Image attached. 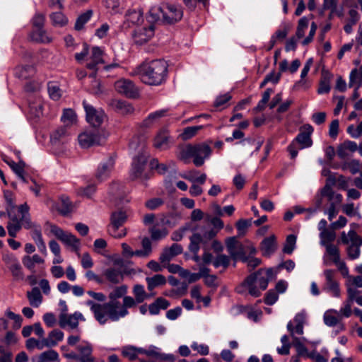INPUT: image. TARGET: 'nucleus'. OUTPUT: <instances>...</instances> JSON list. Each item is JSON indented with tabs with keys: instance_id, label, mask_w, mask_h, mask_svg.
Segmentation results:
<instances>
[{
	"instance_id": "obj_7",
	"label": "nucleus",
	"mask_w": 362,
	"mask_h": 362,
	"mask_svg": "<svg viewBox=\"0 0 362 362\" xmlns=\"http://www.w3.org/2000/svg\"><path fill=\"white\" fill-rule=\"evenodd\" d=\"M127 219L126 211L122 210L113 211L110 215V223L107 226L108 233L115 238L124 237L127 234V230L123 228V225Z\"/></svg>"
},
{
	"instance_id": "obj_34",
	"label": "nucleus",
	"mask_w": 362,
	"mask_h": 362,
	"mask_svg": "<svg viewBox=\"0 0 362 362\" xmlns=\"http://www.w3.org/2000/svg\"><path fill=\"white\" fill-rule=\"evenodd\" d=\"M147 288L148 291H153L155 288L163 286L166 284V279L162 274H156L151 277H146Z\"/></svg>"
},
{
	"instance_id": "obj_3",
	"label": "nucleus",
	"mask_w": 362,
	"mask_h": 362,
	"mask_svg": "<svg viewBox=\"0 0 362 362\" xmlns=\"http://www.w3.org/2000/svg\"><path fill=\"white\" fill-rule=\"evenodd\" d=\"M273 274L272 268L267 269H259L256 272L249 275L236 288V291L238 293L243 294L247 291L250 296L255 298L259 297L262 291L267 288L269 281L272 279Z\"/></svg>"
},
{
	"instance_id": "obj_44",
	"label": "nucleus",
	"mask_w": 362,
	"mask_h": 362,
	"mask_svg": "<svg viewBox=\"0 0 362 362\" xmlns=\"http://www.w3.org/2000/svg\"><path fill=\"white\" fill-rule=\"evenodd\" d=\"M38 360L40 362H53L59 361L58 353L53 349L41 353L38 357Z\"/></svg>"
},
{
	"instance_id": "obj_23",
	"label": "nucleus",
	"mask_w": 362,
	"mask_h": 362,
	"mask_svg": "<svg viewBox=\"0 0 362 362\" xmlns=\"http://www.w3.org/2000/svg\"><path fill=\"white\" fill-rule=\"evenodd\" d=\"M247 252L249 255H253L256 253V249L252 245H245L239 243L233 250L234 255H230V256L235 261L240 259L243 262H246L247 261Z\"/></svg>"
},
{
	"instance_id": "obj_61",
	"label": "nucleus",
	"mask_w": 362,
	"mask_h": 362,
	"mask_svg": "<svg viewBox=\"0 0 362 362\" xmlns=\"http://www.w3.org/2000/svg\"><path fill=\"white\" fill-rule=\"evenodd\" d=\"M4 197L6 202V210L16 209V206L14 194L10 190H6L4 192Z\"/></svg>"
},
{
	"instance_id": "obj_9",
	"label": "nucleus",
	"mask_w": 362,
	"mask_h": 362,
	"mask_svg": "<svg viewBox=\"0 0 362 362\" xmlns=\"http://www.w3.org/2000/svg\"><path fill=\"white\" fill-rule=\"evenodd\" d=\"M147 160L148 155L144 153H139L134 158L129 174L132 180H139L145 182L149 179L151 173L146 170Z\"/></svg>"
},
{
	"instance_id": "obj_1",
	"label": "nucleus",
	"mask_w": 362,
	"mask_h": 362,
	"mask_svg": "<svg viewBox=\"0 0 362 362\" xmlns=\"http://www.w3.org/2000/svg\"><path fill=\"white\" fill-rule=\"evenodd\" d=\"M127 291L128 287L126 285L117 286L109 293V302L99 304L89 300L86 304L90 307L94 317L100 325H105L108 320L117 322L120 318L128 315V314L122 313L124 303L122 301V304H121L117 300L120 298L127 296Z\"/></svg>"
},
{
	"instance_id": "obj_19",
	"label": "nucleus",
	"mask_w": 362,
	"mask_h": 362,
	"mask_svg": "<svg viewBox=\"0 0 362 362\" xmlns=\"http://www.w3.org/2000/svg\"><path fill=\"white\" fill-rule=\"evenodd\" d=\"M79 144L83 148H88L94 145L100 144L104 138L102 137L95 130L84 132L78 135Z\"/></svg>"
},
{
	"instance_id": "obj_13",
	"label": "nucleus",
	"mask_w": 362,
	"mask_h": 362,
	"mask_svg": "<svg viewBox=\"0 0 362 362\" xmlns=\"http://www.w3.org/2000/svg\"><path fill=\"white\" fill-rule=\"evenodd\" d=\"M83 106L86 111L87 122L95 127H100L106 117L104 111L102 109H95L85 100L83 101Z\"/></svg>"
},
{
	"instance_id": "obj_60",
	"label": "nucleus",
	"mask_w": 362,
	"mask_h": 362,
	"mask_svg": "<svg viewBox=\"0 0 362 362\" xmlns=\"http://www.w3.org/2000/svg\"><path fill=\"white\" fill-rule=\"evenodd\" d=\"M292 345L296 348L298 356H305L307 354L308 349L303 344L300 339L293 337Z\"/></svg>"
},
{
	"instance_id": "obj_29",
	"label": "nucleus",
	"mask_w": 362,
	"mask_h": 362,
	"mask_svg": "<svg viewBox=\"0 0 362 362\" xmlns=\"http://www.w3.org/2000/svg\"><path fill=\"white\" fill-rule=\"evenodd\" d=\"M76 349L79 352L80 362H95V358L92 355L93 348L90 344L86 342L84 344L78 345Z\"/></svg>"
},
{
	"instance_id": "obj_39",
	"label": "nucleus",
	"mask_w": 362,
	"mask_h": 362,
	"mask_svg": "<svg viewBox=\"0 0 362 362\" xmlns=\"http://www.w3.org/2000/svg\"><path fill=\"white\" fill-rule=\"evenodd\" d=\"M58 211L63 216L69 214L71 211L73 206L68 197L62 195L59 198Z\"/></svg>"
},
{
	"instance_id": "obj_46",
	"label": "nucleus",
	"mask_w": 362,
	"mask_h": 362,
	"mask_svg": "<svg viewBox=\"0 0 362 362\" xmlns=\"http://www.w3.org/2000/svg\"><path fill=\"white\" fill-rule=\"evenodd\" d=\"M61 241L65 245L71 247L74 251L78 250L79 239L71 233H66Z\"/></svg>"
},
{
	"instance_id": "obj_37",
	"label": "nucleus",
	"mask_w": 362,
	"mask_h": 362,
	"mask_svg": "<svg viewBox=\"0 0 362 362\" xmlns=\"http://www.w3.org/2000/svg\"><path fill=\"white\" fill-rule=\"evenodd\" d=\"M22 262L27 269L34 273L35 264L44 263V259L38 255H34L32 257L26 255L23 257Z\"/></svg>"
},
{
	"instance_id": "obj_30",
	"label": "nucleus",
	"mask_w": 362,
	"mask_h": 362,
	"mask_svg": "<svg viewBox=\"0 0 362 362\" xmlns=\"http://www.w3.org/2000/svg\"><path fill=\"white\" fill-rule=\"evenodd\" d=\"M276 237L272 235L264 238L261 243V250L264 256L269 257L276 250Z\"/></svg>"
},
{
	"instance_id": "obj_41",
	"label": "nucleus",
	"mask_w": 362,
	"mask_h": 362,
	"mask_svg": "<svg viewBox=\"0 0 362 362\" xmlns=\"http://www.w3.org/2000/svg\"><path fill=\"white\" fill-rule=\"evenodd\" d=\"M126 21L132 24H139L143 21V13L141 10H129L126 16Z\"/></svg>"
},
{
	"instance_id": "obj_50",
	"label": "nucleus",
	"mask_w": 362,
	"mask_h": 362,
	"mask_svg": "<svg viewBox=\"0 0 362 362\" xmlns=\"http://www.w3.org/2000/svg\"><path fill=\"white\" fill-rule=\"evenodd\" d=\"M273 93L272 88H267L262 94V99L259 101L257 106L255 107V110L257 112L262 111L265 109L266 104L269 102L270 95Z\"/></svg>"
},
{
	"instance_id": "obj_21",
	"label": "nucleus",
	"mask_w": 362,
	"mask_h": 362,
	"mask_svg": "<svg viewBox=\"0 0 362 362\" xmlns=\"http://www.w3.org/2000/svg\"><path fill=\"white\" fill-rule=\"evenodd\" d=\"M79 320L85 321L84 317L79 312H75L71 315L63 313L59 315V325L63 329L68 327L69 329H74L78 327Z\"/></svg>"
},
{
	"instance_id": "obj_27",
	"label": "nucleus",
	"mask_w": 362,
	"mask_h": 362,
	"mask_svg": "<svg viewBox=\"0 0 362 362\" xmlns=\"http://www.w3.org/2000/svg\"><path fill=\"white\" fill-rule=\"evenodd\" d=\"M103 275L107 281L112 284H119L124 279L122 270L117 267H109L105 269L103 272Z\"/></svg>"
},
{
	"instance_id": "obj_54",
	"label": "nucleus",
	"mask_w": 362,
	"mask_h": 362,
	"mask_svg": "<svg viewBox=\"0 0 362 362\" xmlns=\"http://www.w3.org/2000/svg\"><path fill=\"white\" fill-rule=\"evenodd\" d=\"M308 19L306 17H302L299 21L296 30V37L298 39L302 38L305 35L306 29L308 27Z\"/></svg>"
},
{
	"instance_id": "obj_59",
	"label": "nucleus",
	"mask_w": 362,
	"mask_h": 362,
	"mask_svg": "<svg viewBox=\"0 0 362 362\" xmlns=\"http://www.w3.org/2000/svg\"><path fill=\"white\" fill-rule=\"evenodd\" d=\"M202 129V126H194V127H189L184 129V132L181 134V136L182 139L184 140H188L193 137L199 130Z\"/></svg>"
},
{
	"instance_id": "obj_47",
	"label": "nucleus",
	"mask_w": 362,
	"mask_h": 362,
	"mask_svg": "<svg viewBox=\"0 0 362 362\" xmlns=\"http://www.w3.org/2000/svg\"><path fill=\"white\" fill-rule=\"evenodd\" d=\"M45 344H47L45 338H43L42 340H37L35 338H29L26 341L25 346L28 350H33L35 348H37L39 350H42L45 347H47Z\"/></svg>"
},
{
	"instance_id": "obj_20",
	"label": "nucleus",
	"mask_w": 362,
	"mask_h": 362,
	"mask_svg": "<svg viewBox=\"0 0 362 362\" xmlns=\"http://www.w3.org/2000/svg\"><path fill=\"white\" fill-rule=\"evenodd\" d=\"M3 260L16 280H22L24 277L22 267L18 259L11 254L4 256Z\"/></svg>"
},
{
	"instance_id": "obj_8",
	"label": "nucleus",
	"mask_w": 362,
	"mask_h": 362,
	"mask_svg": "<svg viewBox=\"0 0 362 362\" xmlns=\"http://www.w3.org/2000/svg\"><path fill=\"white\" fill-rule=\"evenodd\" d=\"M323 264L329 266L331 263L336 265L342 276H347L349 274V268L345 262L341 259L340 250L337 245H327L322 257Z\"/></svg>"
},
{
	"instance_id": "obj_17",
	"label": "nucleus",
	"mask_w": 362,
	"mask_h": 362,
	"mask_svg": "<svg viewBox=\"0 0 362 362\" xmlns=\"http://www.w3.org/2000/svg\"><path fill=\"white\" fill-rule=\"evenodd\" d=\"M350 238L351 245L346 248L348 257L350 259H356L361 255V246L362 245V238L354 230L348 232Z\"/></svg>"
},
{
	"instance_id": "obj_6",
	"label": "nucleus",
	"mask_w": 362,
	"mask_h": 362,
	"mask_svg": "<svg viewBox=\"0 0 362 362\" xmlns=\"http://www.w3.org/2000/svg\"><path fill=\"white\" fill-rule=\"evenodd\" d=\"M218 233V230L214 228L206 229L202 233H194L189 238V250L197 252L200 250V245L204 250H209L210 243Z\"/></svg>"
},
{
	"instance_id": "obj_2",
	"label": "nucleus",
	"mask_w": 362,
	"mask_h": 362,
	"mask_svg": "<svg viewBox=\"0 0 362 362\" xmlns=\"http://www.w3.org/2000/svg\"><path fill=\"white\" fill-rule=\"evenodd\" d=\"M168 67V64L164 59L144 62L136 68V74L143 83L159 86L167 79Z\"/></svg>"
},
{
	"instance_id": "obj_4",
	"label": "nucleus",
	"mask_w": 362,
	"mask_h": 362,
	"mask_svg": "<svg viewBox=\"0 0 362 362\" xmlns=\"http://www.w3.org/2000/svg\"><path fill=\"white\" fill-rule=\"evenodd\" d=\"M211 153V148L206 143L188 144L180 149L179 158L185 163H187L190 158H193L194 164L199 167L204 163L205 158H208Z\"/></svg>"
},
{
	"instance_id": "obj_38",
	"label": "nucleus",
	"mask_w": 362,
	"mask_h": 362,
	"mask_svg": "<svg viewBox=\"0 0 362 362\" xmlns=\"http://www.w3.org/2000/svg\"><path fill=\"white\" fill-rule=\"evenodd\" d=\"M320 238L321 245L324 246L326 249L327 245H334L332 243L336 238V233L334 231V229L324 230L323 232H320Z\"/></svg>"
},
{
	"instance_id": "obj_12",
	"label": "nucleus",
	"mask_w": 362,
	"mask_h": 362,
	"mask_svg": "<svg viewBox=\"0 0 362 362\" xmlns=\"http://www.w3.org/2000/svg\"><path fill=\"white\" fill-rule=\"evenodd\" d=\"M323 275L325 279L322 286L323 291L330 293L334 297L339 298L341 291L337 279V272L334 269H327L324 270Z\"/></svg>"
},
{
	"instance_id": "obj_63",
	"label": "nucleus",
	"mask_w": 362,
	"mask_h": 362,
	"mask_svg": "<svg viewBox=\"0 0 362 362\" xmlns=\"http://www.w3.org/2000/svg\"><path fill=\"white\" fill-rule=\"evenodd\" d=\"M251 226V220L240 219L236 223V228L238 234L243 235L245 233L247 229Z\"/></svg>"
},
{
	"instance_id": "obj_56",
	"label": "nucleus",
	"mask_w": 362,
	"mask_h": 362,
	"mask_svg": "<svg viewBox=\"0 0 362 362\" xmlns=\"http://www.w3.org/2000/svg\"><path fill=\"white\" fill-rule=\"evenodd\" d=\"M33 40L42 43H48L52 41V38L49 37L42 28L37 29L33 33Z\"/></svg>"
},
{
	"instance_id": "obj_62",
	"label": "nucleus",
	"mask_w": 362,
	"mask_h": 362,
	"mask_svg": "<svg viewBox=\"0 0 362 362\" xmlns=\"http://www.w3.org/2000/svg\"><path fill=\"white\" fill-rule=\"evenodd\" d=\"M150 233L151 238L155 240L162 239L168 235V230L165 228H158L153 227L150 230Z\"/></svg>"
},
{
	"instance_id": "obj_33",
	"label": "nucleus",
	"mask_w": 362,
	"mask_h": 362,
	"mask_svg": "<svg viewBox=\"0 0 362 362\" xmlns=\"http://www.w3.org/2000/svg\"><path fill=\"white\" fill-rule=\"evenodd\" d=\"M4 161L23 182H27V180L24 176V168L25 167V162L20 160L18 163H16L11 159H6L4 160Z\"/></svg>"
},
{
	"instance_id": "obj_26",
	"label": "nucleus",
	"mask_w": 362,
	"mask_h": 362,
	"mask_svg": "<svg viewBox=\"0 0 362 362\" xmlns=\"http://www.w3.org/2000/svg\"><path fill=\"white\" fill-rule=\"evenodd\" d=\"M183 251L181 245L173 243L170 247H166L163 250L160 254L159 260L160 263L165 264L170 261L174 257L181 254Z\"/></svg>"
},
{
	"instance_id": "obj_28",
	"label": "nucleus",
	"mask_w": 362,
	"mask_h": 362,
	"mask_svg": "<svg viewBox=\"0 0 362 362\" xmlns=\"http://www.w3.org/2000/svg\"><path fill=\"white\" fill-rule=\"evenodd\" d=\"M320 195L326 197L329 204H340L342 202V195L336 193L329 184H326L320 191Z\"/></svg>"
},
{
	"instance_id": "obj_5",
	"label": "nucleus",
	"mask_w": 362,
	"mask_h": 362,
	"mask_svg": "<svg viewBox=\"0 0 362 362\" xmlns=\"http://www.w3.org/2000/svg\"><path fill=\"white\" fill-rule=\"evenodd\" d=\"M313 131V127L308 124L303 125L300 128L299 134L287 148L292 159H294L297 156L299 149H303L312 146L313 141L311 139V134Z\"/></svg>"
},
{
	"instance_id": "obj_43",
	"label": "nucleus",
	"mask_w": 362,
	"mask_h": 362,
	"mask_svg": "<svg viewBox=\"0 0 362 362\" xmlns=\"http://www.w3.org/2000/svg\"><path fill=\"white\" fill-rule=\"evenodd\" d=\"M166 115V110H160L151 113L147 118L142 122V126L145 127H151L153 122Z\"/></svg>"
},
{
	"instance_id": "obj_45",
	"label": "nucleus",
	"mask_w": 362,
	"mask_h": 362,
	"mask_svg": "<svg viewBox=\"0 0 362 362\" xmlns=\"http://www.w3.org/2000/svg\"><path fill=\"white\" fill-rule=\"evenodd\" d=\"M61 120L66 126L71 125L76 122V115L71 109H64Z\"/></svg>"
},
{
	"instance_id": "obj_31",
	"label": "nucleus",
	"mask_w": 362,
	"mask_h": 362,
	"mask_svg": "<svg viewBox=\"0 0 362 362\" xmlns=\"http://www.w3.org/2000/svg\"><path fill=\"white\" fill-rule=\"evenodd\" d=\"M356 293V291L351 289V287L347 288V299L344 303V307L339 310L340 314L345 317H349L351 315V305L354 301Z\"/></svg>"
},
{
	"instance_id": "obj_58",
	"label": "nucleus",
	"mask_w": 362,
	"mask_h": 362,
	"mask_svg": "<svg viewBox=\"0 0 362 362\" xmlns=\"http://www.w3.org/2000/svg\"><path fill=\"white\" fill-rule=\"evenodd\" d=\"M50 18L54 25L63 26L67 23V18L62 12L52 13Z\"/></svg>"
},
{
	"instance_id": "obj_32",
	"label": "nucleus",
	"mask_w": 362,
	"mask_h": 362,
	"mask_svg": "<svg viewBox=\"0 0 362 362\" xmlns=\"http://www.w3.org/2000/svg\"><path fill=\"white\" fill-rule=\"evenodd\" d=\"M170 305V302L162 297L157 298L155 301L148 306L151 315H158L160 310H165Z\"/></svg>"
},
{
	"instance_id": "obj_14",
	"label": "nucleus",
	"mask_w": 362,
	"mask_h": 362,
	"mask_svg": "<svg viewBox=\"0 0 362 362\" xmlns=\"http://www.w3.org/2000/svg\"><path fill=\"white\" fill-rule=\"evenodd\" d=\"M140 353L141 355H145L150 360L158 362H173L175 360L174 355L161 353L159 348L152 345L147 349L141 348Z\"/></svg>"
},
{
	"instance_id": "obj_51",
	"label": "nucleus",
	"mask_w": 362,
	"mask_h": 362,
	"mask_svg": "<svg viewBox=\"0 0 362 362\" xmlns=\"http://www.w3.org/2000/svg\"><path fill=\"white\" fill-rule=\"evenodd\" d=\"M362 81V65L359 69H354L349 75V86L351 88L356 83H361Z\"/></svg>"
},
{
	"instance_id": "obj_42",
	"label": "nucleus",
	"mask_w": 362,
	"mask_h": 362,
	"mask_svg": "<svg viewBox=\"0 0 362 362\" xmlns=\"http://www.w3.org/2000/svg\"><path fill=\"white\" fill-rule=\"evenodd\" d=\"M166 115V110H160L151 113L147 118L142 122V126L145 127H151L153 122Z\"/></svg>"
},
{
	"instance_id": "obj_57",
	"label": "nucleus",
	"mask_w": 362,
	"mask_h": 362,
	"mask_svg": "<svg viewBox=\"0 0 362 362\" xmlns=\"http://www.w3.org/2000/svg\"><path fill=\"white\" fill-rule=\"evenodd\" d=\"M296 243V236L291 234L287 236L286 240V244L284 247L283 251L286 254H291L295 248Z\"/></svg>"
},
{
	"instance_id": "obj_64",
	"label": "nucleus",
	"mask_w": 362,
	"mask_h": 362,
	"mask_svg": "<svg viewBox=\"0 0 362 362\" xmlns=\"http://www.w3.org/2000/svg\"><path fill=\"white\" fill-rule=\"evenodd\" d=\"M95 75L96 72H94L89 76V77L93 78L89 89L93 94L98 95L102 93V90L100 87V82L95 79Z\"/></svg>"
},
{
	"instance_id": "obj_18",
	"label": "nucleus",
	"mask_w": 362,
	"mask_h": 362,
	"mask_svg": "<svg viewBox=\"0 0 362 362\" xmlns=\"http://www.w3.org/2000/svg\"><path fill=\"white\" fill-rule=\"evenodd\" d=\"M174 144V140L170 136V133L167 129H160L156 134L153 146L159 150H166L169 148Z\"/></svg>"
},
{
	"instance_id": "obj_35",
	"label": "nucleus",
	"mask_w": 362,
	"mask_h": 362,
	"mask_svg": "<svg viewBox=\"0 0 362 362\" xmlns=\"http://www.w3.org/2000/svg\"><path fill=\"white\" fill-rule=\"evenodd\" d=\"M64 339V333L59 329H53L51 331L48 337L45 338L47 347L55 346L58 342L62 341Z\"/></svg>"
},
{
	"instance_id": "obj_48",
	"label": "nucleus",
	"mask_w": 362,
	"mask_h": 362,
	"mask_svg": "<svg viewBox=\"0 0 362 362\" xmlns=\"http://www.w3.org/2000/svg\"><path fill=\"white\" fill-rule=\"evenodd\" d=\"M92 14V10H88L85 13L81 14L76 19L75 29L77 30L83 29L84 25L90 19Z\"/></svg>"
},
{
	"instance_id": "obj_40",
	"label": "nucleus",
	"mask_w": 362,
	"mask_h": 362,
	"mask_svg": "<svg viewBox=\"0 0 362 362\" xmlns=\"http://www.w3.org/2000/svg\"><path fill=\"white\" fill-rule=\"evenodd\" d=\"M142 249L135 250V256L147 257L152 252L151 242L148 238H143L141 241Z\"/></svg>"
},
{
	"instance_id": "obj_15",
	"label": "nucleus",
	"mask_w": 362,
	"mask_h": 362,
	"mask_svg": "<svg viewBox=\"0 0 362 362\" xmlns=\"http://www.w3.org/2000/svg\"><path fill=\"white\" fill-rule=\"evenodd\" d=\"M154 35V25L149 24L146 26L137 27L132 37L135 44L141 45L148 42Z\"/></svg>"
},
{
	"instance_id": "obj_36",
	"label": "nucleus",
	"mask_w": 362,
	"mask_h": 362,
	"mask_svg": "<svg viewBox=\"0 0 362 362\" xmlns=\"http://www.w3.org/2000/svg\"><path fill=\"white\" fill-rule=\"evenodd\" d=\"M27 297L30 304L35 308L39 307L42 302V296L37 287H34L30 291H28Z\"/></svg>"
},
{
	"instance_id": "obj_52",
	"label": "nucleus",
	"mask_w": 362,
	"mask_h": 362,
	"mask_svg": "<svg viewBox=\"0 0 362 362\" xmlns=\"http://www.w3.org/2000/svg\"><path fill=\"white\" fill-rule=\"evenodd\" d=\"M161 9L162 8L160 6L159 7H152L149 10L148 16L147 17L149 24L153 25V23L160 20L161 16L163 17V12H161Z\"/></svg>"
},
{
	"instance_id": "obj_55",
	"label": "nucleus",
	"mask_w": 362,
	"mask_h": 362,
	"mask_svg": "<svg viewBox=\"0 0 362 362\" xmlns=\"http://www.w3.org/2000/svg\"><path fill=\"white\" fill-rule=\"evenodd\" d=\"M47 88H48V93H49V97L52 100H58L61 98V96H62L61 90L57 84H55L52 82H49V83H48Z\"/></svg>"
},
{
	"instance_id": "obj_53",
	"label": "nucleus",
	"mask_w": 362,
	"mask_h": 362,
	"mask_svg": "<svg viewBox=\"0 0 362 362\" xmlns=\"http://www.w3.org/2000/svg\"><path fill=\"white\" fill-rule=\"evenodd\" d=\"M230 262V259L228 256L226 255H218L214 260L213 261V265L215 268H218L220 267H223L224 269H226Z\"/></svg>"
},
{
	"instance_id": "obj_10",
	"label": "nucleus",
	"mask_w": 362,
	"mask_h": 362,
	"mask_svg": "<svg viewBox=\"0 0 362 362\" xmlns=\"http://www.w3.org/2000/svg\"><path fill=\"white\" fill-rule=\"evenodd\" d=\"M132 293L134 298L132 296H124L123 302L124 307L123 308V314L129 315V308L135 307L137 304L143 303L146 299H148L154 296V293L149 294L145 291L144 286L141 284H135L132 289Z\"/></svg>"
},
{
	"instance_id": "obj_11",
	"label": "nucleus",
	"mask_w": 362,
	"mask_h": 362,
	"mask_svg": "<svg viewBox=\"0 0 362 362\" xmlns=\"http://www.w3.org/2000/svg\"><path fill=\"white\" fill-rule=\"evenodd\" d=\"M163 20L164 22L173 24L180 21L183 16V11L180 5L165 3L161 5Z\"/></svg>"
},
{
	"instance_id": "obj_16",
	"label": "nucleus",
	"mask_w": 362,
	"mask_h": 362,
	"mask_svg": "<svg viewBox=\"0 0 362 362\" xmlns=\"http://www.w3.org/2000/svg\"><path fill=\"white\" fill-rule=\"evenodd\" d=\"M116 90L129 98H135L139 95V90L134 83L128 79H120L115 82Z\"/></svg>"
},
{
	"instance_id": "obj_24",
	"label": "nucleus",
	"mask_w": 362,
	"mask_h": 362,
	"mask_svg": "<svg viewBox=\"0 0 362 362\" xmlns=\"http://www.w3.org/2000/svg\"><path fill=\"white\" fill-rule=\"evenodd\" d=\"M103 52L99 47H93L91 49L90 55L88 59L86 66L96 72L98 65L104 64Z\"/></svg>"
},
{
	"instance_id": "obj_49",
	"label": "nucleus",
	"mask_w": 362,
	"mask_h": 362,
	"mask_svg": "<svg viewBox=\"0 0 362 362\" xmlns=\"http://www.w3.org/2000/svg\"><path fill=\"white\" fill-rule=\"evenodd\" d=\"M141 348H136L134 346H127L122 349V355L128 358L129 361H133L136 358V357L139 355H141L140 353Z\"/></svg>"
},
{
	"instance_id": "obj_25",
	"label": "nucleus",
	"mask_w": 362,
	"mask_h": 362,
	"mask_svg": "<svg viewBox=\"0 0 362 362\" xmlns=\"http://www.w3.org/2000/svg\"><path fill=\"white\" fill-rule=\"evenodd\" d=\"M108 105L114 111L123 115H130L133 113L134 110L130 103L122 100L112 99L109 101Z\"/></svg>"
},
{
	"instance_id": "obj_22",
	"label": "nucleus",
	"mask_w": 362,
	"mask_h": 362,
	"mask_svg": "<svg viewBox=\"0 0 362 362\" xmlns=\"http://www.w3.org/2000/svg\"><path fill=\"white\" fill-rule=\"evenodd\" d=\"M115 165V159L110 156L105 161L102 162L95 173V177L99 182L107 179Z\"/></svg>"
}]
</instances>
